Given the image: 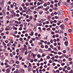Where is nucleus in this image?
<instances>
[{"mask_svg": "<svg viewBox=\"0 0 73 73\" xmlns=\"http://www.w3.org/2000/svg\"><path fill=\"white\" fill-rule=\"evenodd\" d=\"M59 15H64V13H63V11L60 10L59 11Z\"/></svg>", "mask_w": 73, "mask_h": 73, "instance_id": "1", "label": "nucleus"}, {"mask_svg": "<svg viewBox=\"0 0 73 73\" xmlns=\"http://www.w3.org/2000/svg\"><path fill=\"white\" fill-rule=\"evenodd\" d=\"M14 16H16V13H12L11 14V18H13V17Z\"/></svg>", "mask_w": 73, "mask_h": 73, "instance_id": "2", "label": "nucleus"}, {"mask_svg": "<svg viewBox=\"0 0 73 73\" xmlns=\"http://www.w3.org/2000/svg\"><path fill=\"white\" fill-rule=\"evenodd\" d=\"M60 27L62 29H65V27H64V25H61Z\"/></svg>", "mask_w": 73, "mask_h": 73, "instance_id": "3", "label": "nucleus"}, {"mask_svg": "<svg viewBox=\"0 0 73 73\" xmlns=\"http://www.w3.org/2000/svg\"><path fill=\"white\" fill-rule=\"evenodd\" d=\"M50 7H46V8L44 9V10L46 11H48V9H49Z\"/></svg>", "mask_w": 73, "mask_h": 73, "instance_id": "4", "label": "nucleus"}, {"mask_svg": "<svg viewBox=\"0 0 73 73\" xmlns=\"http://www.w3.org/2000/svg\"><path fill=\"white\" fill-rule=\"evenodd\" d=\"M28 53H29V54H30V53H31V55L30 56H32L33 54V53H32V51H28Z\"/></svg>", "mask_w": 73, "mask_h": 73, "instance_id": "5", "label": "nucleus"}, {"mask_svg": "<svg viewBox=\"0 0 73 73\" xmlns=\"http://www.w3.org/2000/svg\"><path fill=\"white\" fill-rule=\"evenodd\" d=\"M24 47L25 49H27V45L25 44H24Z\"/></svg>", "mask_w": 73, "mask_h": 73, "instance_id": "6", "label": "nucleus"}, {"mask_svg": "<svg viewBox=\"0 0 73 73\" xmlns=\"http://www.w3.org/2000/svg\"><path fill=\"white\" fill-rule=\"evenodd\" d=\"M43 13V11H39V14H40V15H42V13Z\"/></svg>", "mask_w": 73, "mask_h": 73, "instance_id": "7", "label": "nucleus"}, {"mask_svg": "<svg viewBox=\"0 0 73 73\" xmlns=\"http://www.w3.org/2000/svg\"><path fill=\"white\" fill-rule=\"evenodd\" d=\"M6 72L7 73H9V72H10V70H9V69H7Z\"/></svg>", "mask_w": 73, "mask_h": 73, "instance_id": "8", "label": "nucleus"}, {"mask_svg": "<svg viewBox=\"0 0 73 73\" xmlns=\"http://www.w3.org/2000/svg\"><path fill=\"white\" fill-rule=\"evenodd\" d=\"M66 45V46H67L68 45V41H66L64 43Z\"/></svg>", "mask_w": 73, "mask_h": 73, "instance_id": "9", "label": "nucleus"}, {"mask_svg": "<svg viewBox=\"0 0 73 73\" xmlns=\"http://www.w3.org/2000/svg\"><path fill=\"white\" fill-rule=\"evenodd\" d=\"M33 35H34V32L33 31H31V35L33 36Z\"/></svg>", "mask_w": 73, "mask_h": 73, "instance_id": "10", "label": "nucleus"}, {"mask_svg": "<svg viewBox=\"0 0 73 73\" xmlns=\"http://www.w3.org/2000/svg\"><path fill=\"white\" fill-rule=\"evenodd\" d=\"M2 12H3V14H4L3 15H4V16H5V11L4 10H3L2 11Z\"/></svg>", "mask_w": 73, "mask_h": 73, "instance_id": "11", "label": "nucleus"}, {"mask_svg": "<svg viewBox=\"0 0 73 73\" xmlns=\"http://www.w3.org/2000/svg\"><path fill=\"white\" fill-rule=\"evenodd\" d=\"M11 42L12 44H13V41L12 40V39H10Z\"/></svg>", "mask_w": 73, "mask_h": 73, "instance_id": "12", "label": "nucleus"}, {"mask_svg": "<svg viewBox=\"0 0 73 73\" xmlns=\"http://www.w3.org/2000/svg\"><path fill=\"white\" fill-rule=\"evenodd\" d=\"M22 11L23 13H24L25 12H26L27 13H28V12L26 11V10H22Z\"/></svg>", "mask_w": 73, "mask_h": 73, "instance_id": "13", "label": "nucleus"}, {"mask_svg": "<svg viewBox=\"0 0 73 73\" xmlns=\"http://www.w3.org/2000/svg\"><path fill=\"white\" fill-rule=\"evenodd\" d=\"M69 50V52L70 53V54H71V53H72V51L71 50V49H70Z\"/></svg>", "mask_w": 73, "mask_h": 73, "instance_id": "14", "label": "nucleus"}, {"mask_svg": "<svg viewBox=\"0 0 73 73\" xmlns=\"http://www.w3.org/2000/svg\"><path fill=\"white\" fill-rule=\"evenodd\" d=\"M28 8H29L28 9V10L29 11H30V12H33V11H32V10H31V9H29V7H28Z\"/></svg>", "mask_w": 73, "mask_h": 73, "instance_id": "15", "label": "nucleus"}, {"mask_svg": "<svg viewBox=\"0 0 73 73\" xmlns=\"http://www.w3.org/2000/svg\"><path fill=\"white\" fill-rule=\"evenodd\" d=\"M15 24H19V23L17 21H15Z\"/></svg>", "mask_w": 73, "mask_h": 73, "instance_id": "16", "label": "nucleus"}, {"mask_svg": "<svg viewBox=\"0 0 73 73\" xmlns=\"http://www.w3.org/2000/svg\"><path fill=\"white\" fill-rule=\"evenodd\" d=\"M69 73H73V70H71L70 71L68 72Z\"/></svg>", "mask_w": 73, "mask_h": 73, "instance_id": "17", "label": "nucleus"}, {"mask_svg": "<svg viewBox=\"0 0 73 73\" xmlns=\"http://www.w3.org/2000/svg\"><path fill=\"white\" fill-rule=\"evenodd\" d=\"M16 64H19L20 63V62L18 61H16Z\"/></svg>", "mask_w": 73, "mask_h": 73, "instance_id": "18", "label": "nucleus"}, {"mask_svg": "<svg viewBox=\"0 0 73 73\" xmlns=\"http://www.w3.org/2000/svg\"><path fill=\"white\" fill-rule=\"evenodd\" d=\"M13 5L14 6V7H16V3H13Z\"/></svg>", "mask_w": 73, "mask_h": 73, "instance_id": "19", "label": "nucleus"}, {"mask_svg": "<svg viewBox=\"0 0 73 73\" xmlns=\"http://www.w3.org/2000/svg\"><path fill=\"white\" fill-rule=\"evenodd\" d=\"M44 7H47V4L46 3H45L43 5Z\"/></svg>", "mask_w": 73, "mask_h": 73, "instance_id": "20", "label": "nucleus"}, {"mask_svg": "<svg viewBox=\"0 0 73 73\" xmlns=\"http://www.w3.org/2000/svg\"><path fill=\"white\" fill-rule=\"evenodd\" d=\"M35 7H30V9H34Z\"/></svg>", "mask_w": 73, "mask_h": 73, "instance_id": "21", "label": "nucleus"}, {"mask_svg": "<svg viewBox=\"0 0 73 73\" xmlns=\"http://www.w3.org/2000/svg\"><path fill=\"white\" fill-rule=\"evenodd\" d=\"M21 72H22V73H24V72H25V71L24 70L21 69Z\"/></svg>", "mask_w": 73, "mask_h": 73, "instance_id": "22", "label": "nucleus"}, {"mask_svg": "<svg viewBox=\"0 0 73 73\" xmlns=\"http://www.w3.org/2000/svg\"><path fill=\"white\" fill-rule=\"evenodd\" d=\"M8 28H9V26H7L6 28V30H7V31H9V29H8Z\"/></svg>", "mask_w": 73, "mask_h": 73, "instance_id": "23", "label": "nucleus"}, {"mask_svg": "<svg viewBox=\"0 0 73 73\" xmlns=\"http://www.w3.org/2000/svg\"><path fill=\"white\" fill-rule=\"evenodd\" d=\"M45 48H46V49L48 48V45H46L45 46Z\"/></svg>", "mask_w": 73, "mask_h": 73, "instance_id": "24", "label": "nucleus"}, {"mask_svg": "<svg viewBox=\"0 0 73 73\" xmlns=\"http://www.w3.org/2000/svg\"><path fill=\"white\" fill-rule=\"evenodd\" d=\"M64 41H67V37H65L64 38Z\"/></svg>", "mask_w": 73, "mask_h": 73, "instance_id": "25", "label": "nucleus"}, {"mask_svg": "<svg viewBox=\"0 0 73 73\" xmlns=\"http://www.w3.org/2000/svg\"><path fill=\"white\" fill-rule=\"evenodd\" d=\"M19 72V71L17 69L16 71H15L14 72H15V73H18Z\"/></svg>", "mask_w": 73, "mask_h": 73, "instance_id": "26", "label": "nucleus"}, {"mask_svg": "<svg viewBox=\"0 0 73 73\" xmlns=\"http://www.w3.org/2000/svg\"><path fill=\"white\" fill-rule=\"evenodd\" d=\"M64 21H68V18H66V19H64Z\"/></svg>", "mask_w": 73, "mask_h": 73, "instance_id": "27", "label": "nucleus"}, {"mask_svg": "<svg viewBox=\"0 0 73 73\" xmlns=\"http://www.w3.org/2000/svg\"><path fill=\"white\" fill-rule=\"evenodd\" d=\"M58 32L59 33H61V31L60 30H59L58 31Z\"/></svg>", "mask_w": 73, "mask_h": 73, "instance_id": "28", "label": "nucleus"}, {"mask_svg": "<svg viewBox=\"0 0 73 73\" xmlns=\"http://www.w3.org/2000/svg\"><path fill=\"white\" fill-rule=\"evenodd\" d=\"M68 32H70V33H71V32H72V30L71 29H69Z\"/></svg>", "mask_w": 73, "mask_h": 73, "instance_id": "29", "label": "nucleus"}, {"mask_svg": "<svg viewBox=\"0 0 73 73\" xmlns=\"http://www.w3.org/2000/svg\"><path fill=\"white\" fill-rule=\"evenodd\" d=\"M58 54H59V55H61L62 54V53L61 52H58Z\"/></svg>", "mask_w": 73, "mask_h": 73, "instance_id": "30", "label": "nucleus"}, {"mask_svg": "<svg viewBox=\"0 0 73 73\" xmlns=\"http://www.w3.org/2000/svg\"><path fill=\"white\" fill-rule=\"evenodd\" d=\"M26 6H28L29 5V3H26L25 4Z\"/></svg>", "mask_w": 73, "mask_h": 73, "instance_id": "31", "label": "nucleus"}, {"mask_svg": "<svg viewBox=\"0 0 73 73\" xmlns=\"http://www.w3.org/2000/svg\"><path fill=\"white\" fill-rule=\"evenodd\" d=\"M48 51H51V50H52L50 48H48Z\"/></svg>", "mask_w": 73, "mask_h": 73, "instance_id": "32", "label": "nucleus"}, {"mask_svg": "<svg viewBox=\"0 0 73 73\" xmlns=\"http://www.w3.org/2000/svg\"><path fill=\"white\" fill-rule=\"evenodd\" d=\"M19 10H20V11H23V9H22V7H20L19 8Z\"/></svg>", "mask_w": 73, "mask_h": 73, "instance_id": "33", "label": "nucleus"}, {"mask_svg": "<svg viewBox=\"0 0 73 73\" xmlns=\"http://www.w3.org/2000/svg\"><path fill=\"white\" fill-rule=\"evenodd\" d=\"M3 45L5 46H6V44L4 43V42H3Z\"/></svg>", "mask_w": 73, "mask_h": 73, "instance_id": "34", "label": "nucleus"}, {"mask_svg": "<svg viewBox=\"0 0 73 73\" xmlns=\"http://www.w3.org/2000/svg\"><path fill=\"white\" fill-rule=\"evenodd\" d=\"M53 41L54 42H56V41H57V40L56 39H54Z\"/></svg>", "mask_w": 73, "mask_h": 73, "instance_id": "35", "label": "nucleus"}, {"mask_svg": "<svg viewBox=\"0 0 73 73\" xmlns=\"http://www.w3.org/2000/svg\"><path fill=\"white\" fill-rule=\"evenodd\" d=\"M50 7L51 8H53V5H50Z\"/></svg>", "mask_w": 73, "mask_h": 73, "instance_id": "36", "label": "nucleus"}, {"mask_svg": "<svg viewBox=\"0 0 73 73\" xmlns=\"http://www.w3.org/2000/svg\"><path fill=\"white\" fill-rule=\"evenodd\" d=\"M55 58H58V56L57 55L55 56Z\"/></svg>", "mask_w": 73, "mask_h": 73, "instance_id": "37", "label": "nucleus"}, {"mask_svg": "<svg viewBox=\"0 0 73 73\" xmlns=\"http://www.w3.org/2000/svg\"><path fill=\"white\" fill-rule=\"evenodd\" d=\"M46 70H45V69L44 68H43L42 69V72H45Z\"/></svg>", "mask_w": 73, "mask_h": 73, "instance_id": "38", "label": "nucleus"}, {"mask_svg": "<svg viewBox=\"0 0 73 73\" xmlns=\"http://www.w3.org/2000/svg\"><path fill=\"white\" fill-rule=\"evenodd\" d=\"M33 61H34V60H33V59H31L30 62H33Z\"/></svg>", "mask_w": 73, "mask_h": 73, "instance_id": "39", "label": "nucleus"}, {"mask_svg": "<svg viewBox=\"0 0 73 73\" xmlns=\"http://www.w3.org/2000/svg\"><path fill=\"white\" fill-rule=\"evenodd\" d=\"M50 42L51 43H53V40H52V39H51L50 40Z\"/></svg>", "mask_w": 73, "mask_h": 73, "instance_id": "40", "label": "nucleus"}, {"mask_svg": "<svg viewBox=\"0 0 73 73\" xmlns=\"http://www.w3.org/2000/svg\"><path fill=\"white\" fill-rule=\"evenodd\" d=\"M52 26H53V27H55V26H56V24H52Z\"/></svg>", "mask_w": 73, "mask_h": 73, "instance_id": "41", "label": "nucleus"}, {"mask_svg": "<svg viewBox=\"0 0 73 73\" xmlns=\"http://www.w3.org/2000/svg\"><path fill=\"white\" fill-rule=\"evenodd\" d=\"M55 19H58V17L57 16H55Z\"/></svg>", "mask_w": 73, "mask_h": 73, "instance_id": "42", "label": "nucleus"}, {"mask_svg": "<svg viewBox=\"0 0 73 73\" xmlns=\"http://www.w3.org/2000/svg\"><path fill=\"white\" fill-rule=\"evenodd\" d=\"M21 17H20L18 19V21H20L21 20Z\"/></svg>", "mask_w": 73, "mask_h": 73, "instance_id": "43", "label": "nucleus"}, {"mask_svg": "<svg viewBox=\"0 0 73 73\" xmlns=\"http://www.w3.org/2000/svg\"><path fill=\"white\" fill-rule=\"evenodd\" d=\"M22 29V27H20L19 28V31H21V30Z\"/></svg>", "mask_w": 73, "mask_h": 73, "instance_id": "44", "label": "nucleus"}, {"mask_svg": "<svg viewBox=\"0 0 73 73\" xmlns=\"http://www.w3.org/2000/svg\"><path fill=\"white\" fill-rule=\"evenodd\" d=\"M4 65H6V66H7L8 65V63L6 62L5 63Z\"/></svg>", "mask_w": 73, "mask_h": 73, "instance_id": "45", "label": "nucleus"}, {"mask_svg": "<svg viewBox=\"0 0 73 73\" xmlns=\"http://www.w3.org/2000/svg\"><path fill=\"white\" fill-rule=\"evenodd\" d=\"M16 67L17 68H20V66H19V65H17Z\"/></svg>", "mask_w": 73, "mask_h": 73, "instance_id": "46", "label": "nucleus"}, {"mask_svg": "<svg viewBox=\"0 0 73 73\" xmlns=\"http://www.w3.org/2000/svg\"><path fill=\"white\" fill-rule=\"evenodd\" d=\"M50 3L52 4H54V2L52 1H51Z\"/></svg>", "mask_w": 73, "mask_h": 73, "instance_id": "47", "label": "nucleus"}, {"mask_svg": "<svg viewBox=\"0 0 73 73\" xmlns=\"http://www.w3.org/2000/svg\"><path fill=\"white\" fill-rule=\"evenodd\" d=\"M23 8L24 9H25H25H27V7H26L25 6L23 7Z\"/></svg>", "mask_w": 73, "mask_h": 73, "instance_id": "48", "label": "nucleus"}, {"mask_svg": "<svg viewBox=\"0 0 73 73\" xmlns=\"http://www.w3.org/2000/svg\"><path fill=\"white\" fill-rule=\"evenodd\" d=\"M9 7H10L9 6H8V8H7V9L8 11H9Z\"/></svg>", "mask_w": 73, "mask_h": 73, "instance_id": "49", "label": "nucleus"}, {"mask_svg": "<svg viewBox=\"0 0 73 73\" xmlns=\"http://www.w3.org/2000/svg\"><path fill=\"white\" fill-rule=\"evenodd\" d=\"M65 63H62L61 64V65H62V66H64V65H65Z\"/></svg>", "mask_w": 73, "mask_h": 73, "instance_id": "50", "label": "nucleus"}, {"mask_svg": "<svg viewBox=\"0 0 73 73\" xmlns=\"http://www.w3.org/2000/svg\"><path fill=\"white\" fill-rule=\"evenodd\" d=\"M20 27H23V24H21L19 25Z\"/></svg>", "mask_w": 73, "mask_h": 73, "instance_id": "51", "label": "nucleus"}, {"mask_svg": "<svg viewBox=\"0 0 73 73\" xmlns=\"http://www.w3.org/2000/svg\"><path fill=\"white\" fill-rule=\"evenodd\" d=\"M63 53H66V50H63Z\"/></svg>", "mask_w": 73, "mask_h": 73, "instance_id": "52", "label": "nucleus"}, {"mask_svg": "<svg viewBox=\"0 0 73 73\" xmlns=\"http://www.w3.org/2000/svg\"><path fill=\"white\" fill-rule=\"evenodd\" d=\"M47 5H50V2H48L47 3Z\"/></svg>", "mask_w": 73, "mask_h": 73, "instance_id": "53", "label": "nucleus"}, {"mask_svg": "<svg viewBox=\"0 0 73 73\" xmlns=\"http://www.w3.org/2000/svg\"><path fill=\"white\" fill-rule=\"evenodd\" d=\"M49 11H50V12H52V11H53V10H52V9H49Z\"/></svg>", "mask_w": 73, "mask_h": 73, "instance_id": "54", "label": "nucleus"}, {"mask_svg": "<svg viewBox=\"0 0 73 73\" xmlns=\"http://www.w3.org/2000/svg\"><path fill=\"white\" fill-rule=\"evenodd\" d=\"M29 19H31V20H32V16H30L29 17Z\"/></svg>", "mask_w": 73, "mask_h": 73, "instance_id": "55", "label": "nucleus"}, {"mask_svg": "<svg viewBox=\"0 0 73 73\" xmlns=\"http://www.w3.org/2000/svg\"><path fill=\"white\" fill-rule=\"evenodd\" d=\"M27 54H28V52H27V51H26L25 52V55Z\"/></svg>", "mask_w": 73, "mask_h": 73, "instance_id": "56", "label": "nucleus"}, {"mask_svg": "<svg viewBox=\"0 0 73 73\" xmlns=\"http://www.w3.org/2000/svg\"><path fill=\"white\" fill-rule=\"evenodd\" d=\"M37 57L38 58H40V57H41V56H40V55L39 54L38 55Z\"/></svg>", "mask_w": 73, "mask_h": 73, "instance_id": "57", "label": "nucleus"}, {"mask_svg": "<svg viewBox=\"0 0 73 73\" xmlns=\"http://www.w3.org/2000/svg\"><path fill=\"white\" fill-rule=\"evenodd\" d=\"M34 61L35 62H36V61H37V59H35Z\"/></svg>", "mask_w": 73, "mask_h": 73, "instance_id": "58", "label": "nucleus"}, {"mask_svg": "<svg viewBox=\"0 0 73 73\" xmlns=\"http://www.w3.org/2000/svg\"><path fill=\"white\" fill-rule=\"evenodd\" d=\"M14 13H14V11H13V10H12L11 11V14Z\"/></svg>", "mask_w": 73, "mask_h": 73, "instance_id": "59", "label": "nucleus"}, {"mask_svg": "<svg viewBox=\"0 0 73 73\" xmlns=\"http://www.w3.org/2000/svg\"><path fill=\"white\" fill-rule=\"evenodd\" d=\"M19 41H23V38H21L19 39Z\"/></svg>", "mask_w": 73, "mask_h": 73, "instance_id": "60", "label": "nucleus"}, {"mask_svg": "<svg viewBox=\"0 0 73 73\" xmlns=\"http://www.w3.org/2000/svg\"><path fill=\"white\" fill-rule=\"evenodd\" d=\"M47 59H49V58H50V56H48L47 57Z\"/></svg>", "mask_w": 73, "mask_h": 73, "instance_id": "61", "label": "nucleus"}, {"mask_svg": "<svg viewBox=\"0 0 73 73\" xmlns=\"http://www.w3.org/2000/svg\"><path fill=\"white\" fill-rule=\"evenodd\" d=\"M10 56L11 57H13V54H12V53H10Z\"/></svg>", "mask_w": 73, "mask_h": 73, "instance_id": "62", "label": "nucleus"}, {"mask_svg": "<svg viewBox=\"0 0 73 73\" xmlns=\"http://www.w3.org/2000/svg\"><path fill=\"white\" fill-rule=\"evenodd\" d=\"M16 52H19V49H17L16 50Z\"/></svg>", "mask_w": 73, "mask_h": 73, "instance_id": "63", "label": "nucleus"}, {"mask_svg": "<svg viewBox=\"0 0 73 73\" xmlns=\"http://www.w3.org/2000/svg\"><path fill=\"white\" fill-rule=\"evenodd\" d=\"M44 68H47V65H45L44 66Z\"/></svg>", "mask_w": 73, "mask_h": 73, "instance_id": "64", "label": "nucleus"}]
</instances>
